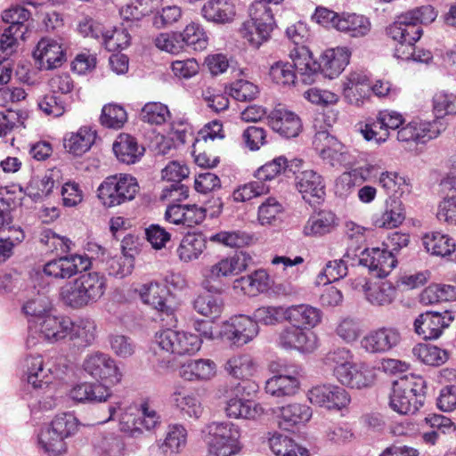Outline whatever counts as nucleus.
<instances>
[{
	"label": "nucleus",
	"mask_w": 456,
	"mask_h": 456,
	"mask_svg": "<svg viewBox=\"0 0 456 456\" xmlns=\"http://www.w3.org/2000/svg\"><path fill=\"white\" fill-rule=\"evenodd\" d=\"M288 167V159L283 156H279L258 167L254 176L257 181L265 183L267 181L275 179L284 172Z\"/></svg>",
	"instance_id": "obj_59"
},
{
	"label": "nucleus",
	"mask_w": 456,
	"mask_h": 456,
	"mask_svg": "<svg viewBox=\"0 0 456 456\" xmlns=\"http://www.w3.org/2000/svg\"><path fill=\"white\" fill-rule=\"evenodd\" d=\"M91 265L88 256L73 254L54 258L45 264L43 272L46 276L57 280H68Z\"/></svg>",
	"instance_id": "obj_12"
},
{
	"label": "nucleus",
	"mask_w": 456,
	"mask_h": 456,
	"mask_svg": "<svg viewBox=\"0 0 456 456\" xmlns=\"http://www.w3.org/2000/svg\"><path fill=\"white\" fill-rule=\"evenodd\" d=\"M203 433L208 456H233L241 449L240 428L231 421L211 422Z\"/></svg>",
	"instance_id": "obj_3"
},
{
	"label": "nucleus",
	"mask_w": 456,
	"mask_h": 456,
	"mask_svg": "<svg viewBox=\"0 0 456 456\" xmlns=\"http://www.w3.org/2000/svg\"><path fill=\"white\" fill-rule=\"evenodd\" d=\"M171 402L175 410L185 418L198 419L204 411L200 394L183 386L175 387L171 394Z\"/></svg>",
	"instance_id": "obj_21"
},
{
	"label": "nucleus",
	"mask_w": 456,
	"mask_h": 456,
	"mask_svg": "<svg viewBox=\"0 0 456 456\" xmlns=\"http://www.w3.org/2000/svg\"><path fill=\"white\" fill-rule=\"evenodd\" d=\"M270 187L260 181H252L239 186L232 192V199L235 202H246L254 198L267 194Z\"/></svg>",
	"instance_id": "obj_60"
},
{
	"label": "nucleus",
	"mask_w": 456,
	"mask_h": 456,
	"mask_svg": "<svg viewBox=\"0 0 456 456\" xmlns=\"http://www.w3.org/2000/svg\"><path fill=\"white\" fill-rule=\"evenodd\" d=\"M345 101L355 107H363L370 102V86L366 75L362 72L349 73L342 82Z\"/></svg>",
	"instance_id": "obj_17"
},
{
	"label": "nucleus",
	"mask_w": 456,
	"mask_h": 456,
	"mask_svg": "<svg viewBox=\"0 0 456 456\" xmlns=\"http://www.w3.org/2000/svg\"><path fill=\"white\" fill-rule=\"evenodd\" d=\"M68 336L78 346H91L97 337V325L91 318H80L72 322V328L69 330Z\"/></svg>",
	"instance_id": "obj_45"
},
{
	"label": "nucleus",
	"mask_w": 456,
	"mask_h": 456,
	"mask_svg": "<svg viewBox=\"0 0 456 456\" xmlns=\"http://www.w3.org/2000/svg\"><path fill=\"white\" fill-rule=\"evenodd\" d=\"M296 188L306 202L313 204L322 200L325 195V185L321 175L312 169L297 174Z\"/></svg>",
	"instance_id": "obj_24"
},
{
	"label": "nucleus",
	"mask_w": 456,
	"mask_h": 456,
	"mask_svg": "<svg viewBox=\"0 0 456 456\" xmlns=\"http://www.w3.org/2000/svg\"><path fill=\"white\" fill-rule=\"evenodd\" d=\"M404 120L401 118V141L413 142H426L437 138L445 130L443 120L434 119L423 121L414 119L405 126Z\"/></svg>",
	"instance_id": "obj_15"
},
{
	"label": "nucleus",
	"mask_w": 456,
	"mask_h": 456,
	"mask_svg": "<svg viewBox=\"0 0 456 456\" xmlns=\"http://www.w3.org/2000/svg\"><path fill=\"white\" fill-rule=\"evenodd\" d=\"M140 118L143 122L151 125H162L170 118V112L167 105L151 102L142 107Z\"/></svg>",
	"instance_id": "obj_57"
},
{
	"label": "nucleus",
	"mask_w": 456,
	"mask_h": 456,
	"mask_svg": "<svg viewBox=\"0 0 456 456\" xmlns=\"http://www.w3.org/2000/svg\"><path fill=\"white\" fill-rule=\"evenodd\" d=\"M433 110L436 118L442 120L446 115H456V95L438 92L433 97Z\"/></svg>",
	"instance_id": "obj_61"
},
{
	"label": "nucleus",
	"mask_w": 456,
	"mask_h": 456,
	"mask_svg": "<svg viewBox=\"0 0 456 456\" xmlns=\"http://www.w3.org/2000/svg\"><path fill=\"white\" fill-rule=\"evenodd\" d=\"M96 131L90 126H81L77 132H71L64 137V147L71 154L81 156L88 151L94 143Z\"/></svg>",
	"instance_id": "obj_35"
},
{
	"label": "nucleus",
	"mask_w": 456,
	"mask_h": 456,
	"mask_svg": "<svg viewBox=\"0 0 456 456\" xmlns=\"http://www.w3.org/2000/svg\"><path fill=\"white\" fill-rule=\"evenodd\" d=\"M61 177V172L56 167L47 170L42 176H34L26 186L25 194L35 201L43 200L52 193Z\"/></svg>",
	"instance_id": "obj_31"
},
{
	"label": "nucleus",
	"mask_w": 456,
	"mask_h": 456,
	"mask_svg": "<svg viewBox=\"0 0 456 456\" xmlns=\"http://www.w3.org/2000/svg\"><path fill=\"white\" fill-rule=\"evenodd\" d=\"M361 333L360 322L350 317L341 319L336 328V334L347 344L356 341Z\"/></svg>",
	"instance_id": "obj_64"
},
{
	"label": "nucleus",
	"mask_w": 456,
	"mask_h": 456,
	"mask_svg": "<svg viewBox=\"0 0 456 456\" xmlns=\"http://www.w3.org/2000/svg\"><path fill=\"white\" fill-rule=\"evenodd\" d=\"M216 373V363L208 358L190 359L179 368V376L189 382H208L212 380Z\"/></svg>",
	"instance_id": "obj_25"
},
{
	"label": "nucleus",
	"mask_w": 456,
	"mask_h": 456,
	"mask_svg": "<svg viewBox=\"0 0 456 456\" xmlns=\"http://www.w3.org/2000/svg\"><path fill=\"white\" fill-rule=\"evenodd\" d=\"M228 418L256 420L265 414V409L261 403L250 399L235 396L230 392L224 408Z\"/></svg>",
	"instance_id": "obj_26"
},
{
	"label": "nucleus",
	"mask_w": 456,
	"mask_h": 456,
	"mask_svg": "<svg viewBox=\"0 0 456 456\" xmlns=\"http://www.w3.org/2000/svg\"><path fill=\"white\" fill-rule=\"evenodd\" d=\"M376 380L373 368L366 363L354 362L353 368L346 372L339 383L354 389H362L371 387Z\"/></svg>",
	"instance_id": "obj_39"
},
{
	"label": "nucleus",
	"mask_w": 456,
	"mask_h": 456,
	"mask_svg": "<svg viewBox=\"0 0 456 456\" xmlns=\"http://www.w3.org/2000/svg\"><path fill=\"white\" fill-rule=\"evenodd\" d=\"M222 300L211 295L198 296L193 301V309L200 315L217 318L222 313Z\"/></svg>",
	"instance_id": "obj_58"
},
{
	"label": "nucleus",
	"mask_w": 456,
	"mask_h": 456,
	"mask_svg": "<svg viewBox=\"0 0 456 456\" xmlns=\"http://www.w3.org/2000/svg\"><path fill=\"white\" fill-rule=\"evenodd\" d=\"M323 364L332 371L339 382L349 370L353 368L354 354L346 347H338L329 351L323 360Z\"/></svg>",
	"instance_id": "obj_34"
},
{
	"label": "nucleus",
	"mask_w": 456,
	"mask_h": 456,
	"mask_svg": "<svg viewBox=\"0 0 456 456\" xmlns=\"http://www.w3.org/2000/svg\"><path fill=\"white\" fill-rule=\"evenodd\" d=\"M83 369L93 379L110 385H117L122 379L115 360L105 353L94 352L87 354L83 362Z\"/></svg>",
	"instance_id": "obj_10"
},
{
	"label": "nucleus",
	"mask_w": 456,
	"mask_h": 456,
	"mask_svg": "<svg viewBox=\"0 0 456 456\" xmlns=\"http://www.w3.org/2000/svg\"><path fill=\"white\" fill-rule=\"evenodd\" d=\"M140 191L135 177L118 173L109 175L99 184L96 195L106 208H112L134 200Z\"/></svg>",
	"instance_id": "obj_2"
},
{
	"label": "nucleus",
	"mask_w": 456,
	"mask_h": 456,
	"mask_svg": "<svg viewBox=\"0 0 456 456\" xmlns=\"http://www.w3.org/2000/svg\"><path fill=\"white\" fill-rule=\"evenodd\" d=\"M298 82L311 85L315 82L320 74V65L310 50L305 45L295 46L289 53Z\"/></svg>",
	"instance_id": "obj_19"
},
{
	"label": "nucleus",
	"mask_w": 456,
	"mask_h": 456,
	"mask_svg": "<svg viewBox=\"0 0 456 456\" xmlns=\"http://www.w3.org/2000/svg\"><path fill=\"white\" fill-rule=\"evenodd\" d=\"M361 285L365 298L373 305L383 306L391 304L397 297V289L389 281L368 283L365 279H359L355 289Z\"/></svg>",
	"instance_id": "obj_29"
},
{
	"label": "nucleus",
	"mask_w": 456,
	"mask_h": 456,
	"mask_svg": "<svg viewBox=\"0 0 456 456\" xmlns=\"http://www.w3.org/2000/svg\"><path fill=\"white\" fill-rule=\"evenodd\" d=\"M276 343L283 350L311 354L319 347V338L314 331L308 329L287 325L278 332Z\"/></svg>",
	"instance_id": "obj_8"
},
{
	"label": "nucleus",
	"mask_w": 456,
	"mask_h": 456,
	"mask_svg": "<svg viewBox=\"0 0 456 456\" xmlns=\"http://www.w3.org/2000/svg\"><path fill=\"white\" fill-rule=\"evenodd\" d=\"M38 444L48 456H60L67 452L66 439L45 426L38 435Z\"/></svg>",
	"instance_id": "obj_48"
},
{
	"label": "nucleus",
	"mask_w": 456,
	"mask_h": 456,
	"mask_svg": "<svg viewBox=\"0 0 456 456\" xmlns=\"http://www.w3.org/2000/svg\"><path fill=\"white\" fill-rule=\"evenodd\" d=\"M224 368L233 378L248 379L255 375L257 364L249 354H238L229 357Z\"/></svg>",
	"instance_id": "obj_44"
},
{
	"label": "nucleus",
	"mask_w": 456,
	"mask_h": 456,
	"mask_svg": "<svg viewBox=\"0 0 456 456\" xmlns=\"http://www.w3.org/2000/svg\"><path fill=\"white\" fill-rule=\"evenodd\" d=\"M120 430L131 436H137L142 433L140 424L138 410L135 407H128L119 416Z\"/></svg>",
	"instance_id": "obj_63"
},
{
	"label": "nucleus",
	"mask_w": 456,
	"mask_h": 456,
	"mask_svg": "<svg viewBox=\"0 0 456 456\" xmlns=\"http://www.w3.org/2000/svg\"><path fill=\"white\" fill-rule=\"evenodd\" d=\"M454 316L449 311L444 313L428 311L414 321L415 332L426 340L437 339L453 322Z\"/></svg>",
	"instance_id": "obj_14"
},
{
	"label": "nucleus",
	"mask_w": 456,
	"mask_h": 456,
	"mask_svg": "<svg viewBox=\"0 0 456 456\" xmlns=\"http://www.w3.org/2000/svg\"><path fill=\"white\" fill-rule=\"evenodd\" d=\"M53 308L52 302L48 297L37 293L26 301L23 305V312L30 316L29 321H37L51 312Z\"/></svg>",
	"instance_id": "obj_56"
},
{
	"label": "nucleus",
	"mask_w": 456,
	"mask_h": 456,
	"mask_svg": "<svg viewBox=\"0 0 456 456\" xmlns=\"http://www.w3.org/2000/svg\"><path fill=\"white\" fill-rule=\"evenodd\" d=\"M399 344L396 328L383 327L370 331L361 340V346L368 353H387Z\"/></svg>",
	"instance_id": "obj_23"
},
{
	"label": "nucleus",
	"mask_w": 456,
	"mask_h": 456,
	"mask_svg": "<svg viewBox=\"0 0 456 456\" xmlns=\"http://www.w3.org/2000/svg\"><path fill=\"white\" fill-rule=\"evenodd\" d=\"M269 76L273 82L283 86H295L298 80L292 63L277 61L269 70Z\"/></svg>",
	"instance_id": "obj_54"
},
{
	"label": "nucleus",
	"mask_w": 456,
	"mask_h": 456,
	"mask_svg": "<svg viewBox=\"0 0 456 456\" xmlns=\"http://www.w3.org/2000/svg\"><path fill=\"white\" fill-rule=\"evenodd\" d=\"M78 420L69 412L56 415L51 423L47 425L55 434L65 439L75 436L78 431Z\"/></svg>",
	"instance_id": "obj_53"
},
{
	"label": "nucleus",
	"mask_w": 456,
	"mask_h": 456,
	"mask_svg": "<svg viewBox=\"0 0 456 456\" xmlns=\"http://www.w3.org/2000/svg\"><path fill=\"white\" fill-rule=\"evenodd\" d=\"M358 263L373 275L381 278L391 273L397 265V259L390 250L373 248L362 250L358 256Z\"/></svg>",
	"instance_id": "obj_16"
},
{
	"label": "nucleus",
	"mask_w": 456,
	"mask_h": 456,
	"mask_svg": "<svg viewBox=\"0 0 456 456\" xmlns=\"http://www.w3.org/2000/svg\"><path fill=\"white\" fill-rule=\"evenodd\" d=\"M25 363L28 383L35 389L48 393L45 398L39 400L40 406L45 410L53 409L56 405L54 380L58 375L57 368L49 361L45 362L40 354L28 356Z\"/></svg>",
	"instance_id": "obj_4"
},
{
	"label": "nucleus",
	"mask_w": 456,
	"mask_h": 456,
	"mask_svg": "<svg viewBox=\"0 0 456 456\" xmlns=\"http://www.w3.org/2000/svg\"><path fill=\"white\" fill-rule=\"evenodd\" d=\"M253 319L256 324L275 326L287 321V306L264 305L256 308L253 313Z\"/></svg>",
	"instance_id": "obj_51"
},
{
	"label": "nucleus",
	"mask_w": 456,
	"mask_h": 456,
	"mask_svg": "<svg viewBox=\"0 0 456 456\" xmlns=\"http://www.w3.org/2000/svg\"><path fill=\"white\" fill-rule=\"evenodd\" d=\"M137 291L143 304L170 317L171 322H177L175 308L169 302L170 291L165 285L152 281L142 284Z\"/></svg>",
	"instance_id": "obj_13"
},
{
	"label": "nucleus",
	"mask_w": 456,
	"mask_h": 456,
	"mask_svg": "<svg viewBox=\"0 0 456 456\" xmlns=\"http://www.w3.org/2000/svg\"><path fill=\"white\" fill-rule=\"evenodd\" d=\"M72 321L62 315L45 314L37 321H28V346H36L40 340L56 342L69 335Z\"/></svg>",
	"instance_id": "obj_7"
},
{
	"label": "nucleus",
	"mask_w": 456,
	"mask_h": 456,
	"mask_svg": "<svg viewBox=\"0 0 456 456\" xmlns=\"http://www.w3.org/2000/svg\"><path fill=\"white\" fill-rule=\"evenodd\" d=\"M94 451L99 456H123L125 444L115 434H101L94 444Z\"/></svg>",
	"instance_id": "obj_49"
},
{
	"label": "nucleus",
	"mask_w": 456,
	"mask_h": 456,
	"mask_svg": "<svg viewBox=\"0 0 456 456\" xmlns=\"http://www.w3.org/2000/svg\"><path fill=\"white\" fill-rule=\"evenodd\" d=\"M314 143L320 157L330 166H336L346 160L345 146L328 133H318Z\"/></svg>",
	"instance_id": "obj_30"
},
{
	"label": "nucleus",
	"mask_w": 456,
	"mask_h": 456,
	"mask_svg": "<svg viewBox=\"0 0 456 456\" xmlns=\"http://www.w3.org/2000/svg\"><path fill=\"white\" fill-rule=\"evenodd\" d=\"M323 318L322 311L309 304H298L287 306V321L290 325L302 329H313L319 326Z\"/></svg>",
	"instance_id": "obj_27"
},
{
	"label": "nucleus",
	"mask_w": 456,
	"mask_h": 456,
	"mask_svg": "<svg viewBox=\"0 0 456 456\" xmlns=\"http://www.w3.org/2000/svg\"><path fill=\"white\" fill-rule=\"evenodd\" d=\"M250 261L251 256L244 251L220 257L201 269L202 287L208 291H212L215 284H220L224 280L244 272Z\"/></svg>",
	"instance_id": "obj_5"
},
{
	"label": "nucleus",
	"mask_w": 456,
	"mask_h": 456,
	"mask_svg": "<svg viewBox=\"0 0 456 456\" xmlns=\"http://www.w3.org/2000/svg\"><path fill=\"white\" fill-rule=\"evenodd\" d=\"M371 28L370 20L361 14L342 13L337 20V30L346 33L352 37L366 36Z\"/></svg>",
	"instance_id": "obj_43"
},
{
	"label": "nucleus",
	"mask_w": 456,
	"mask_h": 456,
	"mask_svg": "<svg viewBox=\"0 0 456 456\" xmlns=\"http://www.w3.org/2000/svg\"><path fill=\"white\" fill-rule=\"evenodd\" d=\"M350 52L346 47H337L326 50L321 56L320 73L333 79L338 77L349 63Z\"/></svg>",
	"instance_id": "obj_28"
},
{
	"label": "nucleus",
	"mask_w": 456,
	"mask_h": 456,
	"mask_svg": "<svg viewBox=\"0 0 456 456\" xmlns=\"http://www.w3.org/2000/svg\"><path fill=\"white\" fill-rule=\"evenodd\" d=\"M312 409L303 403H293L280 408L279 426L285 430L305 425L312 418Z\"/></svg>",
	"instance_id": "obj_33"
},
{
	"label": "nucleus",
	"mask_w": 456,
	"mask_h": 456,
	"mask_svg": "<svg viewBox=\"0 0 456 456\" xmlns=\"http://www.w3.org/2000/svg\"><path fill=\"white\" fill-rule=\"evenodd\" d=\"M253 237L244 231H221L209 237L211 242L228 247L241 248L249 245Z\"/></svg>",
	"instance_id": "obj_52"
},
{
	"label": "nucleus",
	"mask_w": 456,
	"mask_h": 456,
	"mask_svg": "<svg viewBox=\"0 0 456 456\" xmlns=\"http://www.w3.org/2000/svg\"><path fill=\"white\" fill-rule=\"evenodd\" d=\"M113 151L120 162L134 164L143 155L144 148L138 145L134 137L121 134L113 143Z\"/></svg>",
	"instance_id": "obj_38"
},
{
	"label": "nucleus",
	"mask_w": 456,
	"mask_h": 456,
	"mask_svg": "<svg viewBox=\"0 0 456 456\" xmlns=\"http://www.w3.org/2000/svg\"><path fill=\"white\" fill-rule=\"evenodd\" d=\"M411 353L414 357L429 366H441L449 359L446 350L430 344H417Z\"/></svg>",
	"instance_id": "obj_47"
},
{
	"label": "nucleus",
	"mask_w": 456,
	"mask_h": 456,
	"mask_svg": "<svg viewBox=\"0 0 456 456\" xmlns=\"http://www.w3.org/2000/svg\"><path fill=\"white\" fill-rule=\"evenodd\" d=\"M187 430L183 425H170L165 438L159 444L164 456H177L182 453L187 444Z\"/></svg>",
	"instance_id": "obj_36"
},
{
	"label": "nucleus",
	"mask_w": 456,
	"mask_h": 456,
	"mask_svg": "<svg viewBox=\"0 0 456 456\" xmlns=\"http://www.w3.org/2000/svg\"><path fill=\"white\" fill-rule=\"evenodd\" d=\"M207 248V240L200 233H187L181 240L176 252L183 263L198 260Z\"/></svg>",
	"instance_id": "obj_41"
},
{
	"label": "nucleus",
	"mask_w": 456,
	"mask_h": 456,
	"mask_svg": "<svg viewBox=\"0 0 456 456\" xmlns=\"http://www.w3.org/2000/svg\"><path fill=\"white\" fill-rule=\"evenodd\" d=\"M422 241L427 252L436 256H449L456 249L454 239L439 232L426 233L422 237Z\"/></svg>",
	"instance_id": "obj_42"
},
{
	"label": "nucleus",
	"mask_w": 456,
	"mask_h": 456,
	"mask_svg": "<svg viewBox=\"0 0 456 456\" xmlns=\"http://www.w3.org/2000/svg\"><path fill=\"white\" fill-rule=\"evenodd\" d=\"M282 211V205L275 198L269 197L258 207L257 220L261 225H272Z\"/></svg>",
	"instance_id": "obj_62"
},
{
	"label": "nucleus",
	"mask_w": 456,
	"mask_h": 456,
	"mask_svg": "<svg viewBox=\"0 0 456 456\" xmlns=\"http://www.w3.org/2000/svg\"><path fill=\"white\" fill-rule=\"evenodd\" d=\"M201 13L208 21L224 24L234 19L236 11L230 0H208L204 4Z\"/></svg>",
	"instance_id": "obj_37"
},
{
	"label": "nucleus",
	"mask_w": 456,
	"mask_h": 456,
	"mask_svg": "<svg viewBox=\"0 0 456 456\" xmlns=\"http://www.w3.org/2000/svg\"><path fill=\"white\" fill-rule=\"evenodd\" d=\"M268 121L273 131L286 138L297 137L303 127L299 116L284 107L275 108L269 114Z\"/></svg>",
	"instance_id": "obj_22"
},
{
	"label": "nucleus",
	"mask_w": 456,
	"mask_h": 456,
	"mask_svg": "<svg viewBox=\"0 0 456 456\" xmlns=\"http://www.w3.org/2000/svg\"><path fill=\"white\" fill-rule=\"evenodd\" d=\"M154 344L167 354L192 356L201 349L202 340L197 333L167 328L155 333Z\"/></svg>",
	"instance_id": "obj_6"
},
{
	"label": "nucleus",
	"mask_w": 456,
	"mask_h": 456,
	"mask_svg": "<svg viewBox=\"0 0 456 456\" xmlns=\"http://www.w3.org/2000/svg\"><path fill=\"white\" fill-rule=\"evenodd\" d=\"M107 289L106 278L98 272L84 273L59 289L58 298L65 306L80 310L97 303Z\"/></svg>",
	"instance_id": "obj_1"
},
{
	"label": "nucleus",
	"mask_w": 456,
	"mask_h": 456,
	"mask_svg": "<svg viewBox=\"0 0 456 456\" xmlns=\"http://www.w3.org/2000/svg\"><path fill=\"white\" fill-rule=\"evenodd\" d=\"M421 378L411 374L401 375V415L416 413L425 399Z\"/></svg>",
	"instance_id": "obj_18"
},
{
	"label": "nucleus",
	"mask_w": 456,
	"mask_h": 456,
	"mask_svg": "<svg viewBox=\"0 0 456 456\" xmlns=\"http://www.w3.org/2000/svg\"><path fill=\"white\" fill-rule=\"evenodd\" d=\"M180 35L183 47L189 46L195 51H202L208 45V37L199 23L191 22L188 24Z\"/></svg>",
	"instance_id": "obj_50"
},
{
	"label": "nucleus",
	"mask_w": 456,
	"mask_h": 456,
	"mask_svg": "<svg viewBox=\"0 0 456 456\" xmlns=\"http://www.w3.org/2000/svg\"><path fill=\"white\" fill-rule=\"evenodd\" d=\"M33 56L40 69H53L65 61L64 49L59 39L44 37L37 45Z\"/></svg>",
	"instance_id": "obj_20"
},
{
	"label": "nucleus",
	"mask_w": 456,
	"mask_h": 456,
	"mask_svg": "<svg viewBox=\"0 0 456 456\" xmlns=\"http://www.w3.org/2000/svg\"><path fill=\"white\" fill-rule=\"evenodd\" d=\"M307 398L312 404L330 411H340L347 407L351 402L347 391L334 384L313 387L307 393Z\"/></svg>",
	"instance_id": "obj_11"
},
{
	"label": "nucleus",
	"mask_w": 456,
	"mask_h": 456,
	"mask_svg": "<svg viewBox=\"0 0 456 456\" xmlns=\"http://www.w3.org/2000/svg\"><path fill=\"white\" fill-rule=\"evenodd\" d=\"M258 332V325L253 317L240 314L222 322L219 337L233 346H243L252 341Z\"/></svg>",
	"instance_id": "obj_9"
},
{
	"label": "nucleus",
	"mask_w": 456,
	"mask_h": 456,
	"mask_svg": "<svg viewBox=\"0 0 456 456\" xmlns=\"http://www.w3.org/2000/svg\"><path fill=\"white\" fill-rule=\"evenodd\" d=\"M268 4L262 0L255 1L248 8L249 19L248 21H252L262 27V29L258 28L260 34L271 33L274 27L273 10Z\"/></svg>",
	"instance_id": "obj_46"
},
{
	"label": "nucleus",
	"mask_w": 456,
	"mask_h": 456,
	"mask_svg": "<svg viewBox=\"0 0 456 456\" xmlns=\"http://www.w3.org/2000/svg\"><path fill=\"white\" fill-rule=\"evenodd\" d=\"M300 387L299 371L274 375L266 380L265 389L267 394L274 397L295 395Z\"/></svg>",
	"instance_id": "obj_32"
},
{
	"label": "nucleus",
	"mask_w": 456,
	"mask_h": 456,
	"mask_svg": "<svg viewBox=\"0 0 456 456\" xmlns=\"http://www.w3.org/2000/svg\"><path fill=\"white\" fill-rule=\"evenodd\" d=\"M335 226V215L330 211L322 210L309 216L302 232L307 237H319L330 233Z\"/></svg>",
	"instance_id": "obj_40"
},
{
	"label": "nucleus",
	"mask_w": 456,
	"mask_h": 456,
	"mask_svg": "<svg viewBox=\"0 0 456 456\" xmlns=\"http://www.w3.org/2000/svg\"><path fill=\"white\" fill-rule=\"evenodd\" d=\"M127 120L125 109L118 104H106L102 110L101 124L108 128L119 129Z\"/></svg>",
	"instance_id": "obj_55"
}]
</instances>
